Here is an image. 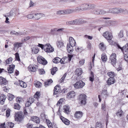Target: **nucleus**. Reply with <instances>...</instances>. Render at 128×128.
Wrapping results in <instances>:
<instances>
[{
  "label": "nucleus",
  "mask_w": 128,
  "mask_h": 128,
  "mask_svg": "<svg viewBox=\"0 0 128 128\" xmlns=\"http://www.w3.org/2000/svg\"><path fill=\"white\" fill-rule=\"evenodd\" d=\"M52 82V81L51 79H49L48 81L44 82V86L46 87L50 85Z\"/></svg>",
  "instance_id": "obj_29"
},
{
  "label": "nucleus",
  "mask_w": 128,
  "mask_h": 128,
  "mask_svg": "<svg viewBox=\"0 0 128 128\" xmlns=\"http://www.w3.org/2000/svg\"><path fill=\"white\" fill-rule=\"evenodd\" d=\"M73 47L72 46L70 45L69 44H68L67 46V48L68 52L70 54L72 53L74 50Z\"/></svg>",
  "instance_id": "obj_18"
},
{
  "label": "nucleus",
  "mask_w": 128,
  "mask_h": 128,
  "mask_svg": "<svg viewBox=\"0 0 128 128\" xmlns=\"http://www.w3.org/2000/svg\"><path fill=\"white\" fill-rule=\"evenodd\" d=\"M9 100H12L14 97V95L10 94H9Z\"/></svg>",
  "instance_id": "obj_56"
},
{
  "label": "nucleus",
  "mask_w": 128,
  "mask_h": 128,
  "mask_svg": "<svg viewBox=\"0 0 128 128\" xmlns=\"http://www.w3.org/2000/svg\"><path fill=\"white\" fill-rule=\"evenodd\" d=\"M57 70L58 68L56 67H55L52 68L51 71V73L52 74L54 75Z\"/></svg>",
  "instance_id": "obj_41"
},
{
  "label": "nucleus",
  "mask_w": 128,
  "mask_h": 128,
  "mask_svg": "<svg viewBox=\"0 0 128 128\" xmlns=\"http://www.w3.org/2000/svg\"><path fill=\"white\" fill-rule=\"evenodd\" d=\"M116 55L115 54H112L110 57V59L111 60V63L113 66L116 64Z\"/></svg>",
  "instance_id": "obj_9"
},
{
  "label": "nucleus",
  "mask_w": 128,
  "mask_h": 128,
  "mask_svg": "<svg viewBox=\"0 0 128 128\" xmlns=\"http://www.w3.org/2000/svg\"><path fill=\"white\" fill-rule=\"evenodd\" d=\"M56 14H57L61 15L62 14H65V10H59L57 12Z\"/></svg>",
  "instance_id": "obj_46"
},
{
  "label": "nucleus",
  "mask_w": 128,
  "mask_h": 128,
  "mask_svg": "<svg viewBox=\"0 0 128 128\" xmlns=\"http://www.w3.org/2000/svg\"><path fill=\"white\" fill-rule=\"evenodd\" d=\"M75 92L72 91L69 92L67 94V97L68 98H74L75 96Z\"/></svg>",
  "instance_id": "obj_19"
},
{
  "label": "nucleus",
  "mask_w": 128,
  "mask_h": 128,
  "mask_svg": "<svg viewBox=\"0 0 128 128\" xmlns=\"http://www.w3.org/2000/svg\"><path fill=\"white\" fill-rule=\"evenodd\" d=\"M7 83V81L5 78L2 76H0V84L2 86L6 85Z\"/></svg>",
  "instance_id": "obj_13"
},
{
  "label": "nucleus",
  "mask_w": 128,
  "mask_h": 128,
  "mask_svg": "<svg viewBox=\"0 0 128 128\" xmlns=\"http://www.w3.org/2000/svg\"><path fill=\"white\" fill-rule=\"evenodd\" d=\"M85 85V83L82 80L76 82L74 85L75 88H82Z\"/></svg>",
  "instance_id": "obj_5"
},
{
  "label": "nucleus",
  "mask_w": 128,
  "mask_h": 128,
  "mask_svg": "<svg viewBox=\"0 0 128 128\" xmlns=\"http://www.w3.org/2000/svg\"><path fill=\"white\" fill-rule=\"evenodd\" d=\"M15 121L19 123L24 118L22 113L20 112L16 113L15 114Z\"/></svg>",
  "instance_id": "obj_2"
},
{
  "label": "nucleus",
  "mask_w": 128,
  "mask_h": 128,
  "mask_svg": "<svg viewBox=\"0 0 128 128\" xmlns=\"http://www.w3.org/2000/svg\"><path fill=\"white\" fill-rule=\"evenodd\" d=\"M14 108L15 109L19 110L20 106V105L17 103L14 104Z\"/></svg>",
  "instance_id": "obj_43"
},
{
  "label": "nucleus",
  "mask_w": 128,
  "mask_h": 128,
  "mask_svg": "<svg viewBox=\"0 0 128 128\" xmlns=\"http://www.w3.org/2000/svg\"><path fill=\"white\" fill-rule=\"evenodd\" d=\"M102 59L104 62H106L107 60V57L106 54H103L102 55Z\"/></svg>",
  "instance_id": "obj_34"
},
{
  "label": "nucleus",
  "mask_w": 128,
  "mask_h": 128,
  "mask_svg": "<svg viewBox=\"0 0 128 128\" xmlns=\"http://www.w3.org/2000/svg\"><path fill=\"white\" fill-rule=\"evenodd\" d=\"M75 74L78 76H80L82 73V70L80 68H77L75 71Z\"/></svg>",
  "instance_id": "obj_17"
},
{
  "label": "nucleus",
  "mask_w": 128,
  "mask_h": 128,
  "mask_svg": "<svg viewBox=\"0 0 128 128\" xmlns=\"http://www.w3.org/2000/svg\"><path fill=\"white\" fill-rule=\"evenodd\" d=\"M32 52L33 54H37L39 50L38 48L36 47H34L32 48Z\"/></svg>",
  "instance_id": "obj_25"
},
{
  "label": "nucleus",
  "mask_w": 128,
  "mask_h": 128,
  "mask_svg": "<svg viewBox=\"0 0 128 128\" xmlns=\"http://www.w3.org/2000/svg\"><path fill=\"white\" fill-rule=\"evenodd\" d=\"M91 76L89 78L90 80V81L92 82L94 80V76L93 75V73L92 72H91Z\"/></svg>",
  "instance_id": "obj_51"
},
{
  "label": "nucleus",
  "mask_w": 128,
  "mask_h": 128,
  "mask_svg": "<svg viewBox=\"0 0 128 128\" xmlns=\"http://www.w3.org/2000/svg\"><path fill=\"white\" fill-rule=\"evenodd\" d=\"M64 112L67 114H68L69 112V108L67 106H64Z\"/></svg>",
  "instance_id": "obj_48"
},
{
  "label": "nucleus",
  "mask_w": 128,
  "mask_h": 128,
  "mask_svg": "<svg viewBox=\"0 0 128 128\" xmlns=\"http://www.w3.org/2000/svg\"><path fill=\"white\" fill-rule=\"evenodd\" d=\"M81 5L82 10H88L87 4H84Z\"/></svg>",
  "instance_id": "obj_33"
},
{
  "label": "nucleus",
  "mask_w": 128,
  "mask_h": 128,
  "mask_svg": "<svg viewBox=\"0 0 128 128\" xmlns=\"http://www.w3.org/2000/svg\"><path fill=\"white\" fill-rule=\"evenodd\" d=\"M10 34L12 35L15 34L16 35H18V34H19L18 33L14 31H12L10 33Z\"/></svg>",
  "instance_id": "obj_62"
},
{
  "label": "nucleus",
  "mask_w": 128,
  "mask_h": 128,
  "mask_svg": "<svg viewBox=\"0 0 128 128\" xmlns=\"http://www.w3.org/2000/svg\"><path fill=\"white\" fill-rule=\"evenodd\" d=\"M118 36L120 38H122L124 36L123 32L122 31H121L120 32L118 35Z\"/></svg>",
  "instance_id": "obj_61"
},
{
  "label": "nucleus",
  "mask_w": 128,
  "mask_h": 128,
  "mask_svg": "<svg viewBox=\"0 0 128 128\" xmlns=\"http://www.w3.org/2000/svg\"><path fill=\"white\" fill-rule=\"evenodd\" d=\"M99 47L100 49L101 50H105L106 48V46L104 45V43L103 42L100 43L99 45Z\"/></svg>",
  "instance_id": "obj_24"
},
{
  "label": "nucleus",
  "mask_w": 128,
  "mask_h": 128,
  "mask_svg": "<svg viewBox=\"0 0 128 128\" xmlns=\"http://www.w3.org/2000/svg\"><path fill=\"white\" fill-rule=\"evenodd\" d=\"M39 74H43L45 73V71L43 69H40L38 70Z\"/></svg>",
  "instance_id": "obj_58"
},
{
  "label": "nucleus",
  "mask_w": 128,
  "mask_h": 128,
  "mask_svg": "<svg viewBox=\"0 0 128 128\" xmlns=\"http://www.w3.org/2000/svg\"><path fill=\"white\" fill-rule=\"evenodd\" d=\"M27 16L28 18L34 19V14H28Z\"/></svg>",
  "instance_id": "obj_50"
},
{
  "label": "nucleus",
  "mask_w": 128,
  "mask_h": 128,
  "mask_svg": "<svg viewBox=\"0 0 128 128\" xmlns=\"http://www.w3.org/2000/svg\"><path fill=\"white\" fill-rule=\"evenodd\" d=\"M12 58L11 57L10 58L6 60L5 62L6 64H7L11 63L12 62Z\"/></svg>",
  "instance_id": "obj_45"
},
{
  "label": "nucleus",
  "mask_w": 128,
  "mask_h": 128,
  "mask_svg": "<svg viewBox=\"0 0 128 128\" xmlns=\"http://www.w3.org/2000/svg\"><path fill=\"white\" fill-rule=\"evenodd\" d=\"M82 112L80 111H77L75 112L74 116L75 118L77 119L80 118L82 116Z\"/></svg>",
  "instance_id": "obj_14"
},
{
  "label": "nucleus",
  "mask_w": 128,
  "mask_h": 128,
  "mask_svg": "<svg viewBox=\"0 0 128 128\" xmlns=\"http://www.w3.org/2000/svg\"><path fill=\"white\" fill-rule=\"evenodd\" d=\"M75 50L77 52H81L83 50V48L81 47H79L76 46V47Z\"/></svg>",
  "instance_id": "obj_37"
},
{
  "label": "nucleus",
  "mask_w": 128,
  "mask_h": 128,
  "mask_svg": "<svg viewBox=\"0 0 128 128\" xmlns=\"http://www.w3.org/2000/svg\"><path fill=\"white\" fill-rule=\"evenodd\" d=\"M74 12L79 11L80 10H82L81 5L78 6L76 7L75 9H74Z\"/></svg>",
  "instance_id": "obj_40"
},
{
  "label": "nucleus",
  "mask_w": 128,
  "mask_h": 128,
  "mask_svg": "<svg viewBox=\"0 0 128 128\" xmlns=\"http://www.w3.org/2000/svg\"><path fill=\"white\" fill-rule=\"evenodd\" d=\"M92 12L93 14H100V9H96L93 11Z\"/></svg>",
  "instance_id": "obj_49"
},
{
  "label": "nucleus",
  "mask_w": 128,
  "mask_h": 128,
  "mask_svg": "<svg viewBox=\"0 0 128 128\" xmlns=\"http://www.w3.org/2000/svg\"><path fill=\"white\" fill-rule=\"evenodd\" d=\"M87 6L88 10H90L94 8L95 7V6L94 5L91 4H87Z\"/></svg>",
  "instance_id": "obj_35"
},
{
  "label": "nucleus",
  "mask_w": 128,
  "mask_h": 128,
  "mask_svg": "<svg viewBox=\"0 0 128 128\" xmlns=\"http://www.w3.org/2000/svg\"><path fill=\"white\" fill-rule=\"evenodd\" d=\"M30 72H36L37 69V66L35 64L30 65L28 67Z\"/></svg>",
  "instance_id": "obj_10"
},
{
  "label": "nucleus",
  "mask_w": 128,
  "mask_h": 128,
  "mask_svg": "<svg viewBox=\"0 0 128 128\" xmlns=\"http://www.w3.org/2000/svg\"><path fill=\"white\" fill-rule=\"evenodd\" d=\"M34 98L38 99L40 96V92H37L34 95Z\"/></svg>",
  "instance_id": "obj_47"
},
{
  "label": "nucleus",
  "mask_w": 128,
  "mask_h": 128,
  "mask_svg": "<svg viewBox=\"0 0 128 128\" xmlns=\"http://www.w3.org/2000/svg\"><path fill=\"white\" fill-rule=\"evenodd\" d=\"M122 51L124 54L125 52H128V44H126L123 47Z\"/></svg>",
  "instance_id": "obj_28"
},
{
  "label": "nucleus",
  "mask_w": 128,
  "mask_h": 128,
  "mask_svg": "<svg viewBox=\"0 0 128 128\" xmlns=\"http://www.w3.org/2000/svg\"><path fill=\"white\" fill-rule=\"evenodd\" d=\"M31 120L37 124H39L40 122L39 118L37 116H34L32 117L31 118Z\"/></svg>",
  "instance_id": "obj_22"
},
{
  "label": "nucleus",
  "mask_w": 128,
  "mask_h": 128,
  "mask_svg": "<svg viewBox=\"0 0 128 128\" xmlns=\"http://www.w3.org/2000/svg\"><path fill=\"white\" fill-rule=\"evenodd\" d=\"M44 15L41 13H36L34 14V19L38 20L42 16H44Z\"/></svg>",
  "instance_id": "obj_12"
},
{
  "label": "nucleus",
  "mask_w": 128,
  "mask_h": 128,
  "mask_svg": "<svg viewBox=\"0 0 128 128\" xmlns=\"http://www.w3.org/2000/svg\"><path fill=\"white\" fill-rule=\"evenodd\" d=\"M66 58H63L61 59L60 58L57 57L52 60L53 62L56 64L59 63L60 62L62 64H65L66 62L65 60L66 59Z\"/></svg>",
  "instance_id": "obj_4"
},
{
  "label": "nucleus",
  "mask_w": 128,
  "mask_h": 128,
  "mask_svg": "<svg viewBox=\"0 0 128 128\" xmlns=\"http://www.w3.org/2000/svg\"><path fill=\"white\" fill-rule=\"evenodd\" d=\"M62 122L68 125L70 124V121L67 119L66 118L63 116L60 118Z\"/></svg>",
  "instance_id": "obj_23"
},
{
  "label": "nucleus",
  "mask_w": 128,
  "mask_h": 128,
  "mask_svg": "<svg viewBox=\"0 0 128 128\" xmlns=\"http://www.w3.org/2000/svg\"><path fill=\"white\" fill-rule=\"evenodd\" d=\"M123 112L121 110H118V112L116 113V114L118 117L120 118L122 116Z\"/></svg>",
  "instance_id": "obj_32"
},
{
  "label": "nucleus",
  "mask_w": 128,
  "mask_h": 128,
  "mask_svg": "<svg viewBox=\"0 0 128 128\" xmlns=\"http://www.w3.org/2000/svg\"><path fill=\"white\" fill-rule=\"evenodd\" d=\"M22 44V42H16L14 44V50H17V49L20 47Z\"/></svg>",
  "instance_id": "obj_11"
},
{
  "label": "nucleus",
  "mask_w": 128,
  "mask_h": 128,
  "mask_svg": "<svg viewBox=\"0 0 128 128\" xmlns=\"http://www.w3.org/2000/svg\"><path fill=\"white\" fill-rule=\"evenodd\" d=\"M103 36L107 40H111L113 37L112 34L111 32H109L108 31L104 32Z\"/></svg>",
  "instance_id": "obj_6"
},
{
  "label": "nucleus",
  "mask_w": 128,
  "mask_h": 128,
  "mask_svg": "<svg viewBox=\"0 0 128 128\" xmlns=\"http://www.w3.org/2000/svg\"><path fill=\"white\" fill-rule=\"evenodd\" d=\"M57 44L59 48H60L63 46V43L61 41H58L57 43Z\"/></svg>",
  "instance_id": "obj_44"
},
{
  "label": "nucleus",
  "mask_w": 128,
  "mask_h": 128,
  "mask_svg": "<svg viewBox=\"0 0 128 128\" xmlns=\"http://www.w3.org/2000/svg\"><path fill=\"white\" fill-rule=\"evenodd\" d=\"M73 25H76L81 23L82 21L80 19H77L72 20Z\"/></svg>",
  "instance_id": "obj_20"
},
{
  "label": "nucleus",
  "mask_w": 128,
  "mask_h": 128,
  "mask_svg": "<svg viewBox=\"0 0 128 128\" xmlns=\"http://www.w3.org/2000/svg\"><path fill=\"white\" fill-rule=\"evenodd\" d=\"M84 60H81L79 62V64L80 66L83 65L84 62Z\"/></svg>",
  "instance_id": "obj_63"
},
{
  "label": "nucleus",
  "mask_w": 128,
  "mask_h": 128,
  "mask_svg": "<svg viewBox=\"0 0 128 128\" xmlns=\"http://www.w3.org/2000/svg\"><path fill=\"white\" fill-rule=\"evenodd\" d=\"M114 82V78L113 77L110 78L107 80V82L108 84H113Z\"/></svg>",
  "instance_id": "obj_26"
},
{
  "label": "nucleus",
  "mask_w": 128,
  "mask_h": 128,
  "mask_svg": "<svg viewBox=\"0 0 128 128\" xmlns=\"http://www.w3.org/2000/svg\"><path fill=\"white\" fill-rule=\"evenodd\" d=\"M84 37L86 38H88L90 40H92L93 38L92 36L87 35H85L84 36Z\"/></svg>",
  "instance_id": "obj_60"
},
{
  "label": "nucleus",
  "mask_w": 128,
  "mask_h": 128,
  "mask_svg": "<svg viewBox=\"0 0 128 128\" xmlns=\"http://www.w3.org/2000/svg\"><path fill=\"white\" fill-rule=\"evenodd\" d=\"M37 60L38 63L43 65H45L47 63V61L45 58L40 56H39L38 57Z\"/></svg>",
  "instance_id": "obj_7"
},
{
  "label": "nucleus",
  "mask_w": 128,
  "mask_h": 128,
  "mask_svg": "<svg viewBox=\"0 0 128 128\" xmlns=\"http://www.w3.org/2000/svg\"><path fill=\"white\" fill-rule=\"evenodd\" d=\"M64 10L65 14H69L74 12V9H72L66 10Z\"/></svg>",
  "instance_id": "obj_31"
},
{
  "label": "nucleus",
  "mask_w": 128,
  "mask_h": 128,
  "mask_svg": "<svg viewBox=\"0 0 128 128\" xmlns=\"http://www.w3.org/2000/svg\"><path fill=\"white\" fill-rule=\"evenodd\" d=\"M66 73H65L64 74V75L62 76V77L60 79V80H59V82H60L62 83L63 82L65 78L66 77Z\"/></svg>",
  "instance_id": "obj_55"
},
{
  "label": "nucleus",
  "mask_w": 128,
  "mask_h": 128,
  "mask_svg": "<svg viewBox=\"0 0 128 128\" xmlns=\"http://www.w3.org/2000/svg\"><path fill=\"white\" fill-rule=\"evenodd\" d=\"M79 100L80 101L81 104H85L86 103V96L84 94H82L80 95Z\"/></svg>",
  "instance_id": "obj_8"
},
{
  "label": "nucleus",
  "mask_w": 128,
  "mask_h": 128,
  "mask_svg": "<svg viewBox=\"0 0 128 128\" xmlns=\"http://www.w3.org/2000/svg\"><path fill=\"white\" fill-rule=\"evenodd\" d=\"M96 128H103V126L102 124L99 122H97L96 124Z\"/></svg>",
  "instance_id": "obj_36"
},
{
  "label": "nucleus",
  "mask_w": 128,
  "mask_h": 128,
  "mask_svg": "<svg viewBox=\"0 0 128 128\" xmlns=\"http://www.w3.org/2000/svg\"><path fill=\"white\" fill-rule=\"evenodd\" d=\"M46 122L49 128H52V123L50 122V120L46 119Z\"/></svg>",
  "instance_id": "obj_38"
},
{
  "label": "nucleus",
  "mask_w": 128,
  "mask_h": 128,
  "mask_svg": "<svg viewBox=\"0 0 128 128\" xmlns=\"http://www.w3.org/2000/svg\"><path fill=\"white\" fill-rule=\"evenodd\" d=\"M110 18L108 17H105V18H100L98 20H97L98 21H99L101 22H102L103 21V19H110Z\"/></svg>",
  "instance_id": "obj_53"
},
{
  "label": "nucleus",
  "mask_w": 128,
  "mask_h": 128,
  "mask_svg": "<svg viewBox=\"0 0 128 128\" xmlns=\"http://www.w3.org/2000/svg\"><path fill=\"white\" fill-rule=\"evenodd\" d=\"M41 83L40 82H38L36 84H34L35 86L36 87L40 88L42 86Z\"/></svg>",
  "instance_id": "obj_54"
},
{
  "label": "nucleus",
  "mask_w": 128,
  "mask_h": 128,
  "mask_svg": "<svg viewBox=\"0 0 128 128\" xmlns=\"http://www.w3.org/2000/svg\"><path fill=\"white\" fill-rule=\"evenodd\" d=\"M14 67L15 66L14 64H11L10 65L9 68L8 69V72L10 73H12L13 72Z\"/></svg>",
  "instance_id": "obj_21"
},
{
  "label": "nucleus",
  "mask_w": 128,
  "mask_h": 128,
  "mask_svg": "<svg viewBox=\"0 0 128 128\" xmlns=\"http://www.w3.org/2000/svg\"><path fill=\"white\" fill-rule=\"evenodd\" d=\"M37 46L41 48L42 49H43L46 52H52L54 51V48L50 44H46L44 46L42 44H38Z\"/></svg>",
  "instance_id": "obj_1"
},
{
  "label": "nucleus",
  "mask_w": 128,
  "mask_h": 128,
  "mask_svg": "<svg viewBox=\"0 0 128 128\" xmlns=\"http://www.w3.org/2000/svg\"><path fill=\"white\" fill-rule=\"evenodd\" d=\"M6 97L4 95H3L0 96V103L2 104H4Z\"/></svg>",
  "instance_id": "obj_27"
},
{
  "label": "nucleus",
  "mask_w": 128,
  "mask_h": 128,
  "mask_svg": "<svg viewBox=\"0 0 128 128\" xmlns=\"http://www.w3.org/2000/svg\"><path fill=\"white\" fill-rule=\"evenodd\" d=\"M54 95H56V97L59 96L62 92V91L60 90V86L58 85L54 87Z\"/></svg>",
  "instance_id": "obj_3"
},
{
  "label": "nucleus",
  "mask_w": 128,
  "mask_h": 128,
  "mask_svg": "<svg viewBox=\"0 0 128 128\" xmlns=\"http://www.w3.org/2000/svg\"><path fill=\"white\" fill-rule=\"evenodd\" d=\"M16 100L19 103H20L21 102H22L23 101V100L22 98L19 97H18L17 98Z\"/></svg>",
  "instance_id": "obj_57"
},
{
  "label": "nucleus",
  "mask_w": 128,
  "mask_h": 128,
  "mask_svg": "<svg viewBox=\"0 0 128 128\" xmlns=\"http://www.w3.org/2000/svg\"><path fill=\"white\" fill-rule=\"evenodd\" d=\"M124 59L126 61H128V54H126L124 56Z\"/></svg>",
  "instance_id": "obj_64"
},
{
  "label": "nucleus",
  "mask_w": 128,
  "mask_h": 128,
  "mask_svg": "<svg viewBox=\"0 0 128 128\" xmlns=\"http://www.w3.org/2000/svg\"><path fill=\"white\" fill-rule=\"evenodd\" d=\"M108 95L107 91L106 90H103L101 94V96L103 98H106Z\"/></svg>",
  "instance_id": "obj_30"
},
{
  "label": "nucleus",
  "mask_w": 128,
  "mask_h": 128,
  "mask_svg": "<svg viewBox=\"0 0 128 128\" xmlns=\"http://www.w3.org/2000/svg\"><path fill=\"white\" fill-rule=\"evenodd\" d=\"M114 14H118L123 12L124 11L122 8H114Z\"/></svg>",
  "instance_id": "obj_16"
},
{
  "label": "nucleus",
  "mask_w": 128,
  "mask_h": 128,
  "mask_svg": "<svg viewBox=\"0 0 128 128\" xmlns=\"http://www.w3.org/2000/svg\"><path fill=\"white\" fill-rule=\"evenodd\" d=\"M34 98L32 97H30L29 98L28 101L31 104L34 101Z\"/></svg>",
  "instance_id": "obj_59"
},
{
  "label": "nucleus",
  "mask_w": 128,
  "mask_h": 128,
  "mask_svg": "<svg viewBox=\"0 0 128 128\" xmlns=\"http://www.w3.org/2000/svg\"><path fill=\"white\" fill-rule=\"evenodd\" d=\"M16 9H12L10 13L12 16H14L16 15Z\"/></svg>",
  "instance_id": "obj_39"
},
{
  "label": "nucleus",
  "mask_w": 128,
  "mask_h": 128,
  "mask_svg": "<svg viewBox=\"0 0 128 128\" xmlns=\"http://www.w3.org/2000/svg\"><path fill=\"white\" fill-rule=\"evenodd\" d=\"M20 85L22 87L26 88V84L23 81H21L20 82Z\"/></svg>",
  "instance_id": "obj_52"
},
{
  "label": "nucleus",
  "mask_w": 128,
  "mask_h": 128,
  "mask_svg": "<svg viewBox=\"0 0 128 128\" xmlns=\"http://www.w3.org/2000/svg\"><path fill=\"white\" fill-rule=\"evenodd\" d=\"M108 75L110 78L114 77L115 76V74L113 72H110L107 73Z\"/></svg>",
  "instance_id": "obj_42"
},
{
  "label": "nucleus",
  "mask_w": 128,
  "mask_h": 128,
  "mask_svg": "<svg viewBox=\"0 0 128 128\" xmlns=\"http://www.w3.org/2000/svg\"><path fill=\"white\" fill-rule=\"evenodd\" d=\"M69 45L74 46L76 44V42L74 39L72 37L69 38Z\"/></svg>",
  "instance_id": "obj_15"
}]
</instances>
